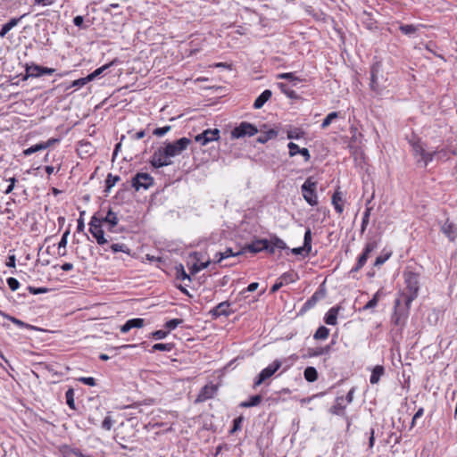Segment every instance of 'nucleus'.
<instances>
[{
    "mask_svg": "<svg viewBox=\"0 0 457 457\" xmlns=\"http://www.w3.org/2000/svg\"><path fill=\"white\" fill-rule=\"evenodd\" d=\"M412 155L420 167L426 168L435 158H447V151L445 149L427 151L425 144L420 139L410 141Z\"/></svg>",
    "mask_w": 457,
    "mask_h": 457,
    "instance_id": "obj_1",
    "label": "nucleus"
},
{
    "mask_svg": "<svg viewBox=\"0 0 457 457\" xmlns=\"http://www.w3.org/2000/svg\"><path fill=\"white\" fill-rule=\"evenodd\" d=\"M403 277L406 284V289L405 292L403 293L401 299L407 307H411L412 301L418 296L420 289V276L416 272L406 270L403 273Z\"/></svg>",
    "mask_w": 457,
    "mask_h": 457,
    "instance_id": "obj_2",
    "label": "nucleus"
},
{
    "mask_svg": "<svg viewBox=\"0 0 457 457\" xmlns=\"http://www.w3.org/2000/svg\"><path fill=\"white\" fill-rule=\"evenodd\" d=\"M89 232L96 238L97 244L100 245H104L107 244L110 240H112V237L106 238L104 237V231L103 229V225L98 220V217L96 216V214L92 216V218L90 220Z\"/></svg>",
    "mask_w": 457,
    "mask_h": 457,
    "instance_id": "obj_3",
    "label": "nucleus"
},
{
    "mask_svg": "<svg viewBox=\"0 0 457 457\" xmlns=\"http://www.w3.org/2000/svg\"><path fill=\"white\" fill-rule=\"evenodd\" d=\"M316 185V181H313L312 178H308L301 187L304 200L312 206L318 204Z\"/></svg>",
    "mask_w": 457,
    "mask_h": 457,
    "instance_id": "obj_4",
    "label": "nucleus"
},
{
    "mask_svg": "<svg viewBox=\"0 0 457 457\" xmlns=\"http://www.w3.org/2000/svg\"><path fill=\"white\" fill-rule=\"evenodd\" d=\"M378 247V242L375 239H370L364 246V249L361 255L358 257L357 262L354 267L352 268L351 273L358 272L367 262L370 254Z\"/></svg>",
    "mask_w": 457,
    "mask_h": 457,
    "instance_id": "obj_5",
    "label": "nucleus"
},
{
    "mask_svg": "<svg viewBox=\"0 0 457 457\" xmlns=\"http://www.w3.org/2000/svg\"><path fill=\"white\" fill-rule=\"evenodd\" d=\"M191 140L187 137H181L179 140L168 143L165 145V154L170 155L171 158L179 156L185 151L190 145Z\"/></svg>",
    "mask_w": 457,
    "mask_h": 457,
    "instance_id": "obj_6",
    "label": "nucleus"
},
{
    "mask_svg": "<svg viewBox=\"0 0 457 457\" xmlns=\"http://www.w3.org/2000/svg\"><path fill=\"white\" fill-rule=\"evenodd\" d=\"M281 365V361L275 360L272 363L264 368L256 377L253 383V388H256L257 386L264 383L267 379L271 378L276 373V371H278L280 369Z\"/></svg>",
    "mask_w": 457,
    "mask_h": 457,
    "instance_id": "obj_7",
    "label": "nucleus"
},
{
    "mask_svg": "<svg viewBox=\"0 0 457 457\" xmlns=\"http://www.w3.org/2000/svg\"><path fill=\"white\" fill-rule=\"evenodd\" d=\"M258 132L257 128L246 121L241 122L237 127L234 128L231 131L232 138H242L245 137H252Z\"/></svg>",
    "mask_w": 457,
    "mask_h": 457,
    "instance_id": "obj_8",
    "label": "nucleus"
},
{
    "mask_svg": "<svg viewBox=\"0 0 457 457\" xmlns=\"http://www.w3.org/2000/svg\"><path fill=\"white\" fill-rule=\"evenodd\" d=\"M403 302L402 299H396L395 303V312L392 316V321L396 326H403L405 320L408 317L410 307L404 303V306H401V303Z\"/></svg>",
    "mask_w": 457,
    "mask_h": 457,
    "instance_id": "obj_9",
    "label": "nucleus"
},
{
    "mask_svg": "<svg viewBox=\"0 0 457 457\" xmlns=\"http://www.w3.org/2000/svg\"><path fill=\"white\" fill-rule=\"evenodd\" d=\"M132 187L136 191L148 189L154 184V179L148 173L138 172L132 179Z\"/></svg>",
    "mask_w": 457,
    "mask_h": 457,
    "instance_id": "obj_10",
    "label": "nucleus"
},
{
    "mask_svg": "<svg viewBox=\"0 0 457 457\" xmlns=\"http://www.w3.org/2000/svg\"><path fill=\"white\" fill-rule=\"evenodd\" d=\"M164 147L159 148L156 150L151 157V164L154 168H161L163 166H168L172 163L171 157L170 155L165 154Z\"/></svg>",
    "mask_w": 457,
    "mask_h": 457,
    "instance_id": "obj_11",
    "label": "nucleus"
},
{
    "mask_svg": "<svg viewBox=\"0 0 457 457\" xmlns=\"http://www.w3.org/2000/svg\"><path fill=\"white\" fill-rule=\"evenodd\" d=\"M25 71H26V78L27 77L37 78L42 75H51L55 71V70L53 68L43 67V66H40V65H37L35 63H31V64L27 63L26 67H25Z\"/></svg>",
    "mask_w": 457,
    "mask_h": 457,
    "instance_id": "obj_12",
    "label": "nucleus"
},
{
    "mask_svg": "<svg viewBox=\"0 0 457 457\" xmlns=\"http://www.w3.org/2000/svg\"><path fill=\"white\" fill-rule=\"evenodd\" d=\"M220 138V130L218 129H205L195 137V142L201 145H205L210 142L217 141Z\"/></svg>",
    "mask_w": 457,
    "mask_h": 457,
    "instance_id": "obj_13",
    "label": "nucleus"
},
{
    "mask_svg": "<svg viewBox=\"0 0 457 457\" xmlns=\"http://www.w3.org/2000/svg\"><path fill=\"white\" fill-rule=\"evenodd\" d=\"M231 313H233V311L230 309V303L227 301L220 303L210 311V314L213 319H217L220 316L228 317Z\"/></svg>",
    "mask_w": 457,
    "mask_h": 457,
    "instance_id": "obj_14",
    "label": "nucleus"
},
{
    "mask_svg": "<svg viewBox=\"0 0 457 457\" xmlns=\"http://www.w3.org/2000/svg\"><path fill=\"white\" fill-rule=\"evenodd\" d=\"M98 220L102 225L106 224L107 229L110 232H114V228L119 223L117 213L113 212L111 209H109L104 217H98Z\"/></svg>",
    "mask_w": 457,
    "mask_h": 457,
    "instance_id": "obj_15",
    "label": "nucleus"
},
{
    "mask_svg": "<svg viewBox=\"0 0 457 457\" xmlns=\"http://www.w3.org/2000/svg\"><path fill=\"white\" fill-rule=\"evenodd\" d=\"M440 230L451 242L457 238V225L448 219L440 226Z\"/></svg>",
    "mask_w": 457,
    "mask_h": 457,
    "instance_id": "obj_16",
    "label": "nucleus"
},
{
    "mask_svg": "<svg viewBox=\"0 0 457 457\" xmlns=\"http://www.w3.org/2000/svg\"><path fill=\"white\" fill-rule=\"evenodd\" d=\"M217 390H218V387L215 385L210 384V385L204 386L199 392L195 402L203 403V402H205V401L212 398L215 395Z\"/></svg>",
    "mask_w": 457,
    "mask_h": 457,
    "instance_id": "obj_17",
    "label": "nucleus"
},
{
    "mask_svg": "<svg viewBox=\"0 0 457 457\" xmlns=\"http://www.w3.org/2000/svg\"><path fill=\"white\" fill-rule=\"evenodd\" d=\"M263 248H267V239H255L250 244H246L243 247L244 253L250 252L252 253H257L263 251Z\"/></svg>",
    "mask_w": 457,
    "mask_h": 457,
    "instance_id": "obj_18",
    "label": "nucleus"
},
{
    "mask_svg": "<svg viewBox=\"0 0 457 457\" xmlns=\"http://www.w3.org/2000/svg\"><path fill=\"white\" fill-rule=\"evenodd\" d=\"M325 297L324 290L316 291L310 299H308L303 305L300 312H305L316 305V303Z\"/></svg>",
    "mask_w": 457,
    "mask_h": 457,
    "instance_id": "obj_19",
    "label": "nucleus"
},
{
    "mask_svg": "<svg viewBox=\"0 0 457 457\" xmlns=\"http://www.w3.org/2000/svg\"><path fill=\"white\" fill-rule=\"evenodd\" d=\"M145 325V320L141 318L130 319L125 322L120 328V332L128 333L131 328H140Z\"/></svg>",
    "mask_w": 457,
    "mask_h": 457,
    "instance_id": "obj_20",
    "label": "nucleus"
},
{
    "mask_svg": "<svg viewBox=\"0 0 457 457\" xmlns=\"http://www.w3.org/2000/svg\"><path fill=\"white\" fill-rule=\"evenodd\" d=\"M60 452L62 457H93L91 455L84 454L79 449L73 448L69 445L62 446Z\"/></svg>",
    "mask_w": 457,
    "mask_h": 457,
    "instance_id": "obj_21",
    "label": "nucleus"
},
{
    "mask_svg": "<svg viewBox=\"0 0 457 457\" xmlns=\"http://www.w3.org/2000/svg\"><path fill=\"white\" fill-rule=\"evenodd\" d=\"M339 310V306H334L328 311L324 317V321L326 324L335 326L337 323V315Z\"/></svg>",
    "mask_w": 457,
    "mask_h": 457,
    "instance_id": "obj_22",
    "label": "nucleus"
},
{
    "mask_svg": "<svg viewBox=\"0 0 457 457\" xmlns=\"http://www.w3.org/2000/svg\"><path fill=\"white\" fill-rule=\"evenodd\" d=\"M26 16V13H24L23 15H21V17L19 18H12L8 22H6L5 24H4L0 29V37H4L5 35L12 29L14 28L15 26L18 25V23L20 22V21L21 19H23L24 17Z\"/></svg>",
    "mask_w": 457,
    "mask_h": 457,
    "instance_id": "obj_23",
    "label": "nucleus"
},
{
    "mask_svg": "<svg viewBox=\"0 0 457 457\" xmlns=\"http://www.w3.org/2000/svg\"><path fill=\"white\" fill-rule=\"evenodd\" d=\"M305 135H306V132L303 129H300V128L289 127L287 129V137L291 140L302 139L305 137Z\"/></svg>",
    "mask_w": 457,
    "mask_h": 457,
    "instance_id": "obj_24",
    "label": "nucleus"
},
{
    "mask_svg": "<svg viewBox=\"0 0 457 457\" xmlns=\"http://www.w3.org/2000/svg\"><path fill=\"white\" fill-rule=\"evenodd\" d=\"M272 93L270 90L266 89L264 90L254 101L253 103V108L254 109H261L265 103L271 97Z\"/></svg>",
    "mask_w": 457,
    "mask_h": 457,
    "instance_id": "obj_25",
    "label": "nucleus"
},
{
    "mask_svg": "<svg viewBox=\"0 0 457 457\" xmlns=\"http://www.w3.org/2000/svg\"><path fill=\"white\" fill-rule=\"evenodd\" d=\"M384 372H385V369L383 366H381V365L375 366L373 368L371 375H370V383L373 385L378 383L381 376L384 375Z\"/></svg>",
    "mask_w": 457,
    "mask_h": 457,
    "instance_id": "obj_26",
    "label": "nucleus"
},
{
    "mask_svg": "<svg viewBox=\"0 0 457 457\" xmlns=\"http://www.w3.org/2000/svg\"><path fill=\"white\" fill-rule=\"evenodd\" d=\"M420 27H424V25H422V24H420V25L402 24L399 27V29L401 30V32L403 34L411 37V36L414 35L418 31Z\"/></svg>",
    "mask_w": 457,
    "mask_h": 457,
    "instance_id": "obj_27",
    "label": "nucleus"
},
{
    "mask_svg": "<svg viewBox=\"0 0 457 457\" xmlns=\"http://www.w3.org/2000/svg\"><path fill=\"white\" fill-rule=\"evenodd\" d=\"M241 254H244L243 248L237 253L233 252L231 248H227L224 252L218 253V255H220V259H218L216 262L220 263L223 260L228 257L239 256Z\"/></svg>",
    "mask_w": 457,
    "mask_h": 457,
    "instance_id": "obj_28",
    "label": "nucleus"
},
{
    "mask_svg": "<svg viewBox=\"0 0 457 457\" xmlns=\"http://www.w3.org/2000/svg\"><path fill=\"white\" fill-rule=\"evenodd\" d=\"M51 145V142L50 143H39V144H36L27 149H25L23 151V154L26 155V156H29L36 152H38V151H41V150H45L46 148H48L49 146Z\"/></svg>",
    "mask_w": 457,
    "mask_h": 457,
    "instance_id": "obj_29",
    "label": "nucleus"
},
{
    "mask_svg": "<svg viewBox=\"0 0 457 457\" xmlns=\"http://www.w3.org/2000/svg\"><path fill=\"white\" fill-rule=\"evenodd\" d=\"M262 400V397L261 395H253L249 398V400L240 403L239 406L242 408L254 407V406H257L258 404H260Z\"/></svg>",
    "mask_w": 457,
    "mask_h": 457,
    "instance_id": "obj_30",
    "label": "nucleus"
},
{
    "mask_svg": "<svg viewBox=\"0 0 457 457\" xmlns=\"http://www.w3.org/2000/svg\"><path fill=\"white\" fill-rule=\"evenodd\" d=\"M342 200L343 199L341 192L337 191L332 195V204L334 205L336 212L339 214H341L344 211L343 205L340 204Z\"/></svg>",
    "mask_w": 457,
    "mask_h": 457,
    "instance_id": "obj_31",
    "label": "nucleus"
},
{
    "mask_svg": "<svg viewBox=\"0 0 457 457\" xmlns=\"http://www.w3.org/2000/svg\"><path fill=\"white\" fill-rule=\"evenodd\" d=\"M304 378L308 382H314L318 379V372L314 367H307L303 371Z\"/></svg>",
    "mask_w": 457,
    "mask_h": 457,
    "instance_id": "obj_32",
    "label": "nucleus"
},
{
    "mask_svg": "<svg viewBox=\"0 0 457 457\" xmlns=\"http://www.w3.org/2000/svg\"><path fill=\"white\" fill-rule=\"evenodd\" d=\"M342 397L337 398V403L330 408V412L335 415H344L345 406L343 405L339 401H342Z\"/></svg>",
    "mask_w": 457,
    "mask_h": 457,
    "instance_id": "obj_33",
    "label": "nucleus"
},
{
    "mask_svg": "<svg viewBox=\"0 0 457 457\" xmlns=\"http://www.w3.org/2000/svg\"><path fill=\"white\" fill-rule=\"evenodd\" d=\"M377 73H378V69L376 67H372L371 77H370V88L375 92H379L380 87L378 83Z\"/></svg>",
    "mask_w": 457,
    "mask_h": 457,
    "instance_id": "obj_34",
    "label": "nucleus"
},
{
    "mask_svg": "<svg viewBox=\"0 0 457 457\" xmlns=\"http://www.w3.org/2000/svg\"><path fill=\"white\" fill-rule=\"evenodd\" d=\"M0 315H2L3 317L8 319L9 320H11L13 324L17 325L18 327L20 328H33L32 326L23 322L22 320L15 318V317H12V316H10L8 314H5L4 312H3L2 311H0Z\"/></svg>",
    "mask_w": 457,
    "mask_h": 457,
    "instance_id": "obj_35",
    "label": "nucleus"
},
{
    "mask_svg": "<svg viewBox=\"0 0 457 457\" xmlns=\"http://www.w3.org/2000/svg\"><path fill=\"white\" fill-rule=\"evenodd\" d=\"M174 347V345L172 343H166V344H163V343H157V344H154L152 347V350L151 352H155V351H163V352H170Z\"/></svg>",
    "mask_w": 457,
    "mask_h": 457,
    "instance_id": "obj_36",
    "label": "nucleus"
},
{
    "mask_svg": "<svg viewBox=\"0 0 457 457\" xmlns=\"http://www.w3.org/2000/svg\"><path fill=\"white\" fill-rule=\"evenodd\" d=\"M277 78L278 79H287L294 83V85H296L298 82H301L302 79L295 76L294 72H286V73H279L277 75Z\"/></svg>",
    "mask_w": 457,
    "mask_h": 457,
    "instance_id": "obj_37",
    "label": "nucleus"
},
{
    "mask_svg": "<svg viewBox=\"0 0 457 457\" xmlns=\"http://www.w3.org/2000/svg\"><path fill=\"white\" fill-rule=\"evenodd\" d=\"M278 87L281 90L283 94H285L287 97L291 99L297 98V94L285 83H278Z\"/></svg>",
    "mask_w": 457,
    "mask_h": 457,
    "instance_id": "obj_38",
    "label": "nucleus"
},
{
    "mask_svg": "<svg viewBox=\"0 0 457 457\" xmlns=\"http://www.w3.org/2000/svg\"><path fill=\"white\" fill-rule=\"evenodd\" d=\"M303 246L306 250V254H309L312 251V231L310 228H307L304 233Z\"/></svg>",
    "mask_w": 457,
    "mask_h": 457,
    "instance_id": "obj_39",
    "label": "nucleus"
},
{
    "mask_svg": "<svg viewBox=\"0 0 457 457\" xmlns=\"http://www.w3.org/2000/svg\"><path fill=\"white\" fill-rule=\"evenodd\" d=\"M112 62L106 63L103 65L100 68H97L92 73L87 75V79H90L91 81L100 76L104 71H106L108 68H110L112 65Z\"/></svg>",
    "mask_w": 457,
    "mask_h": 457,
    "instance_id": "obj_40",
    "label": "nucleus"
},
{
    "mask_svg": "<svg viewBox=\"0 0 457 457\" xmlns=\"http://www.w3.org/2000/svg\"><path fill=\"white\" fill-rule=\"evenodd\" d=\"M68 235H69V231L64 232L59 244H58V253L61 256H64L66 254L65 247L68 243V240H67Z\"/></svg>",
    "mask_w": 457,
    "mask_h": 457,
    "instance_id": "obj_41",
    "label": "nucleus"
},
{
    "mask_svg": "<svg viewBox=\"0 0 457 457\" xmlns=\"http://www.w3.org/2000/svg\"><path fill=\"white\" fill-rule=\"evenodd\" d=\"M371 209H372L371 207H367L363 213L361 225V234H363L365 232L367 226L369 225Z\"/></svg>",
    "mask_w": 457,
    "mask_h": 457,
    "instance_id": "obj_42",
    "label": "nucleus"
},
{
    "mask_svg": "<svg viewBox=\"0 0 457 457\" xmlns=\"http://www.w3.org/2000/svg\"><path fill=\"white\" fill-rule=\"evenodd\" d=\"M329 335V329L324 326H320L318 328L316 332L313 335L314 339L320 340V339H326L328 338Z\"/></svg>",
    "mask_w": 457,
    "mask_h": 457,
    "instance_id": "obj_43",
    "label": "nucleus"
},
{
    "mask_svg": "<svg viewBox=\"0 0 457 457\" xmlns=\"http://www.w3.org/2000/svg\"><path fill=\"white\" fill-rule=\"evenodd\" d=\"M66 403L67 405L72 409L76 410L75 401H74V390L72 388H69L65 393Z\"/></svg>",
    "mask_w": 457,
    "mask_h": 457,
    "instance_id": "obj_44",
    "label": "nucleus"
},
{
    "mask_svg": "<svg viewBox=\"0 0 457 457\" xmlns=\"http://www.w3.org/2000/svg\"><path fill=\"white\" fill-rule=\"evenodd\" d=\"M271 244L276 247V249L286 250L288 249L287 244L277 236H272L270 239Z\"/></svg>",
    "mask_w": 457,
    "mask_h": 457,
    "instance_id": "obj_45",
    "label": "nucleus"
},
{
    "mask_svg": "<svg viewBox=\"0 0 457 457\" xmlns=\"http://www.w3.org/2000/svg\"><path fill=\"white\" fill-rule=\"evenodd\" d=\"M277 136L278 132L275 129H270L265 133V135L259 137L257 141L262 144H264L268 140L275 138Z\"/></svg>",
    "mask_w": 457,
    "mask_h": 457,
    "instance_id": "obj_46",
    "label": "nucleus"
},
{
    "mask_svg": "<svg viewBox=\"0 0 457 457\" xmlns=\"http://www.w3.org/2000/svg\"><path fill=\"white\" fill-rule=\"evenodd\" d=\"M120 177L119 176H114L112 174H108L107 178H106V180H105V184H106V189L105 191H110L111 188L112 187L115 186V184L120 180Z\"/></svg>",
    "mask_w": 457,
    "mask_h": 457,
    "instance_id": "obj_47",
    "label": "nucleus"
},
{
    "mask_svg": "<svg viewBox=\"0 0 457 457\" xmlns=\"http://www.w3.org/2000/svg\"><path fill=\"white\" fill-rule=\"evenodd\" d=\"M110 248L113 253L121 252L130 254V249L125 244H112Z\"/></svg>",
    "mask_w": 457,
    "mask_h": 457,
    "instance_id": "obj_48",
    "label": "nucleus"
},
{
    "mask_svg": "<svg viewBox=\"0 0 457 457\" xmlns=\"http://www.w3.org/2000/svg\"><path fill=\"white\" fill-rule=\"evenodd\" d=\"M337 117H338L337 112H332L328 113L321 123V129H324L328 128L331 124V122Z\"/></svg>",
    "mask_w": 457,
    "mask_h": 457,
    "instance_id": "obj_49",
    "label": "nucleus"
},
{
    "mask_svg": "<svg viewBox=\"0 0 457 457\" xmlns=\"http://www.w3.org/2000/svg\"><path fill=\"white\" fill-rule=\"evenodd\" d=\"M379 300V291H378L373 297L363 306L362 310L373 309L378 305Z\"/></svg>",
    "mask_w": 457,
    "mask_h": 457,
    "instance_id": "obj_50",
    "label": "nucleus"
},
{
    "mask_svg": "<svg viewBox=\"0 0 457 457\" xmlns=\"http://www.w3.org/2000/svg\"><path fill=\"white\" fill-rule=\"evenodd\" d=\"M182 322H183V320H181V319H172L164 324V328H167V331L170 332V330L175 329Z\"/></svg>",
    "mask_w": 457,
    "mask_h": 457,
    "instance_id": "obj_51",
    "label": "nucleus"
},
{
    "mask_svg": "<svg viewBox=\"0 0 457 457\" xmlns=\"http://www.w3.org/2000/svg\"><path fill=\"white\" fill-rule=\"evenodd\" d=\"M287 147L289 150L288 154H289L290 157H293V156L298 154L302 149L296 144H295L293 142H289L287 145Z\"/></svg>",
    "mask_w": 457,
    "mask_h": 457,
    "instance_id": "obj_52",
    "label": "nucleus"
},
{
    "mask_svg": "<svg viewBox=\"0 0 457 457\" xmlns=\"http://www.w3.org/2000/svg\"><path fill=\"white\" fill-rule=\"evenodd\" d=\"M28 290L32 295H39V294L47 293L49 291V288H47V287H34L29 286Z\"/></svg>",
    "mask_w": 457,
    "mask_h": 457,
    "instance_id": "obj_53",
    "label": "nucleus"
},
{
    "mask_svg": "<svg viewBox=\"0 0 457 457\" xmlns=\"http://www.w3.org/2000/svg\"><path fill=\"white\" fill-rule=\"evenodd\" d=\"M171 127L170 126H164V127H162V128H156L153 134L156 137H162L164 136L166 133H168L170 130Z\"/></svg>",
    "mask_w": 457,
    "mask_h": 457,
    "instance_id": "obj_54",
    "label": "nucleus"
},
{
    "mask_svg": "<svg viewBox=\"0 0 457 457\" xmlns=\"http://www.w3.org/2000/svg\"><path fill=\"white\" fill-rule=\"evenodd\" d=\"M6 282L12 291H16L20 287V282L14 278H8Z\"/></svg>",
    "mask_w": 457,
    "mask_h": 457,
    "instance_id": "obj_55",
    "label": "nucleus"
},
{
    "mask_svg": "<svg viewBox=\"0 0 457 457\" xmlns=\"http://www.w3.org/2000/svg\"><path fill=\"white\" fill-rule=\"evenodd\" d=\"M113 425V420L111 416H106L102 422V428L105 430H110Z\"/></svg>",
    "mask_w": 457,
    "mask_h": 457,
    "instance_id": "obj_56",
    "label": "nucleus"
},
{
    "mask_svg": "<svg viewBox=\"0 0 457 457\" xmlns=\"http://www.w3.org/2000/svg\"><path fill=\"white\" fill-rule=\"evenodd\" d=\"M78 380L90 386H96V379L92 377H81Z\"/></svg>",
    "mask_w": 457,
    "mask_h": 457,
    "instance_id": "obj_57",
    "label": "nucleus"
},
{
    "mask_svg": "<svg viewBox=\"0 0 457 457\" xmlns=\"http://www.w3.org/2000/svg\"><path fill=\"white\" fill-rule=\"evenodd\" d=\"M390 257V253H387L386 255H379L376 258L375 260V262H374V266L376 267H379L381 266L382 264H384L386 260Z\"/></svg>",
    "mask_w": 457,
    "mask_h": 457,
    "instance_id": "obj_58",
    "label": "nucleus"
},
{
    "mask_svg": "<svg viewBox=\"0 0 457 457\" xmlns=\"http://www.w3.org/2000/svg\"><path fill=\"white\" fill-rule=\"evenodd\" d=\"M89 81H91V80L87 79V76L85 78H81V79L74 80L71 87H81Z\"/></svg>",
    "mask_w": 457,
    "mask_h": 457,
    "instance_id": "obj_59",
    "label": "nucleus"
},
{
    "mask_svg": "<svg viewBox=\"0 0 457 457\" xmlns=\"http://www.w3.org/2000/svg\"><path fill=\"white\" fill-rule=\"evenodd\" d=\"M177 278L181 279V280H184V279H188L189 281L191 280L190 276L185 271L183 266H180V270H178Z\"/></svg>",
    "mask_w": 457,
    "mask_h": 457,
    "instance_id": "obj_60",
    "label": "nucleus"
},
{
    "mask_svg": "<svg viewBox=\"0 0 457 457\" xmlns=\"http://www.w3.org/2000/svg\"><path fill=\"white\" fill-rule=\"evenodd\" d=\"M168 334H169V331L156 330L152 333V336L155 339H163L168 336Z\"/></svg>",
    "mask_w": 457,
    "mask_h": 457,
    "instance_id": "obj_61",
    "label": "nucleus"
},
{
    "mask_svg": "<svg viewBox=\"0 0 457 457\" xmlns=\"http://www.w3.org/2000/svg\"><path fill=\"white\" fill-rule=\"evenodd\" d=\"M322 355V351L320 347H317L314 349H308V356L309 357H317Z\"/></svg>",
    "mask_w": 457,
    "mask_h": 457,
    "instance_id": "obj_62",
    "label": "nucleus"
},
{
    "mask_svg": "<svg viewBox=\"0 0 457 457\" xmlns=\"http://www.w3.org/2000/svg\"><path fill=\"white\" fill-rule=\"evenodd\" d=\"M8 181L10 182L9 186L6 187V189L4 190V194H10L14 187H15V183H16V179L15 178H10L8 179Z\"/></svg>",
    "mask_w": 457,
    "mask_h": 457,
    "instance_id": "obj_63",
    "label": "nucleus"
},
{
    "mask_svg": "<svg viewBox=\"0 0 457 457\" xmlns=\"http://www.w3.org/2000/svg\"><path fill=\"white\" fill-rule=\"evenodd\" d=\"M290 252L295 255H298V254H303V256L308 255V254H306V250L303 246L290 249Z\"/></svg>",
    "mask_w": 457,
    "mask_h": 457,
    "instance_id": "obj_64",
    "label": "nucleus"
}]
</instances>
